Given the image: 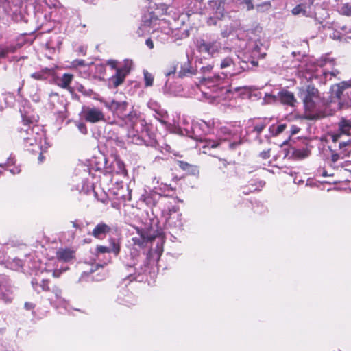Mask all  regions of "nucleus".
<instances>
[{
    "mask_svg": "<svg viewBox=\"0 0 351 351\" xmlns=\"http://www.w3.org/2000/svg\"><path fill=\"white\" fill-rule=\"evenodd\" d=\"M31 283H32V287L34 289V291H36L37 293H40V287H39L40 283H38L36 279H33L32 280Z\"/></svg>",
    "mask_w": 351,
    "mask_h": 351,
    "instance_id": "50",
    "label": "nucleus"
},
{
    "mask_svg": "<svg viewBox=\"0 0 351 351\" xmlns=\"http://www.w3.org/2000/svg\"><path fill=\"white\" fill-rule=\"evenodd\" d=\"M232 32V27L226 26L221 30V35L223 38H227Z\"/></svg>",
    "mask_w": 351,
    "mask_h": 351,
    "instance_id": "45",
    "label": "nucleus"
},
{
    "mask_svg": "<svg viewBox=\"0 0 351 351\" xmlns=\"http://www.w3.org/2000/svg\"><path fill=\"white\" fill-rule=\"evenodd\" d=\"M145 44L149 49L154 48V43L151 38H147L145 40Z\"/></svg>",
    "mask_w": 351,
    "mask_h": 351,
    "instance_id": "60",
    "label": "nucleus"
},
{
    "mask_svg": "<svg viewBox=\"0 0 351 351\" xmlns=\"http://www.w3.org/2000/svg\"><path fill=\"white\" fill-rule=\"evenodd\" d=\"M132 66V62L129 60H125L123 64L117 69L115 73L109 78V86L112 88H117L121 85L124 82L125 77L130 73Z\"/></svg>",
    "mask_w": 351,
    "mask_h": 351,
    "instance_id": "11",
    "label": "nucleus"
},
{
    "mask_svg": "<svg viewBox=\"0 0 351 351\" xmlns=\"http://www.w3.org/2000/svg\"><path fill=\"white\" fill-rule=\"evenodd\" d=\"M40 291H49L50 290L49 287V280L43 279L39 285Z\"/></svg>",
    "mask_w": 351,
    "mask_h": 351,
    "instance_id": "42",
    "label": "nucleus"
},
{
    "mask_svg": "<svg viewBox=\"0 0 351 351\" xmlns=\"http://www.w3.org/2000/svg\"><path fill=\"white\" fill-rule=\"evenodd\" d=\"M117 63L118 62L114 60H109L107 61V64L109 65L112 69H115L116 71L117 69L119 68L117 67Z\"/></svg>",
    "mask_w": 351,
    "mask_h": 351,
    "instance_id": "51",
    "label": "nucleus"
},
{
    "mask_svg": "<svg viewBox=\"0 0 351 351\" xmlns=\"http://www.w3.org/2000/svg\"><path fill=\"white\" fill-rule=\"evenodd\" d=\"M178 206L169 207L167 210H162V216L165 219V226L170 228H180L182 226V214L179 212Z\"/></svg>",
    "mask_w": 351,
    "mask_h": 351,
    "instance_id": "9",
    "label": "nucleus"
},
{
    "mask_svg": "<svg viewBox=\"0 0 351 351\" xmlns=\"http://www.w3.org/2000/svg\"><path fill=\"white\" fill-rule=\"evenodd\" d=\"M144 80H145V86H151L153 84L154 77L153 75L149 73L147 71H143Z\"/></svg>",
    "mask_w": 351,
    "mask_h": 351,
    "instance_id": "36",
    "label": "nucleus"
},
{
    "mask_svg": "<svg viewBox=\"0 0 351 351\" xmlns=\"http://www.w3.org/2000/svg\"><path fill=\"white\" fill-rule=\"evenodd\" d=\"M177 69V65L176 64H173L170 66L169 69L165 72V75L167 76H170L171 75H175Z\"/></svg>",
    "mask_w": 351,
    "mask_h": 351,
    "instance_id": "44",
    "label": "nucleus"
},
{
    "mask_svg": "<svg viewBox=\"0 0 351 351\" xmlns=\"http://www.w3.org/2000/svg\"><path fill=\"white\" fill-rule=\"evenodd\" d=\"M140 238H134V242L136 245L141 247H146L149 243L153 244L156 243V250L158 252H162V245L164 243V236L160 230H154L152 227L145 228L138 230Z\"/></svg>",
    "mask_w": 351,
    "mask_h": 351,
    "instance_id": "5",
    "label": "nucleus"
},
{
    "mask_svg": "<svg viewBox=\"0 0 351 351\" xmlns=\"http://www.w3.org/2000/svg\"><path fill=\"white\" fill-rule=\"evenodd\" d=\"M306 8L307 5L306 4L300 3L293 8V10H291V13L293 15L302 14V16H308V14L307 13Z\"/></svg>",
    "mask_w": 351,
    "mask_h": 351,
    "instance_id": "29",
    "label": "nucleus"
},
{
    "mask_svg": "<svg viewBox=\"0 0 351 351\" xmlns=\"http://www.w3.org/2000/svg\"><path fill=\"white\" fill-rule=\"evenodd\" d=\"M207 23L209 25H216L217 19H215V17H210L207 21Z\"/></svg>",
    "mask_w": 351,
    "mask_h": 351,
    "instance_id": "58",
    "label": "nucleus"
},
{
    "mask_svg": "<svg viewBox=\"0 0 351 351\" xmlns=\"http://www.w3.org/2000/svg\"><path fill=\"white\" fill-rule=\"evenodd\" d=\"M267 48L263 46L261 41L258 40L255 42L252 53L254 56H258V58H264L266 56Z\"/></svg>",
    "mask_w": 351,
    "mask_h": 351,
    "instance_id": "24",
    "label": "nucleus"
},
{
    "mask_svg": "<svg viewBox=\"0 0 351 351\" xmlns=\"http://www.w3.org/2000/svg\"><path fill=\"white\" fill-rule=\"evenodd\" d=\"M110 252L114 253L116 256H117L120 252V245L119 241L114 238H110Z\"/></svg>",
    "mask_w": 351,
    "mask_h": 351,
    "instance_id": "32",
    "label": "nucleus"
},
{
    "mask_svg": "<svg viewBox=\"0 0 351 351\" xmlns=\"http://www.w3.org/2000/svg\"><path fill=\"white\" fill-rule=\"evenodd\" d=\"M8 52L5 48L0 50V58H5L8 56Z\"/></svg>",
    "mask_w": 351,
    "mask_h": 351,
    "instance_id": "63",
    "label": "nucleus"
},
{
    "mask_svg": "<svg viewBox=\"0 0 351 351\" xmlns=\"http://www.w3.org/2000/svg\"><path fill=\"white\" fill-rule=\"evenodd\" d=\"M292 156L295 158L302 159L306 158L309 155V151L306 149H295L291 147Z\"/></svg>",
    "mask_w": 351,
    "mask_h": 351,
    "instance_id": "27",
    "label": "nucleus"
},
{
    "mask_svg": "<svg viewBox=\"0 0 351 351\" xmlns=\"http://www.w3.org/2000/svg\"><path fill=\"white\" fill-rule=\"evenodd\" d=\"M111 230V228L104 222L99 223L92 231L91 234L96 239H104Z\"/></svg>",
    "mask_w": 351,
    "mask_h": 351,
    "instance_id": "16",
    "label": "nucleus"
},
{
    "mask_svg": "<svg viewBox=\"0 0 351 351\" xmlns=\"http://www.w3.org/2000/svg\"><path fill=\"white\" fill-rule=\"evenodd\" d=\"M94 68L95 75L99 78H103L106 73V65L102 63L93 64L91 69Z\"/></svg>",
    "mask_w": 351,
    "mask_h": 351,
    "instance_id": "31",
    "label": "nucleus"
},
{
    "mask_svg": "<svg viewBox=\"0 0 351 351\" xmlns=\"http://www.w3.org/2000/svg\"><path fill=\"white\" fill-rule=\"evenodd\" d=\"M298 96L303 101L305 110L309 112H317L324 105V101L317 88L312 84L299 88Z\"/></svg>",
    "mask_w": 351,
    "mask_h": 351,
    "instance_id": "3",
    "label": "nucleus"
},
{
    "mask_svg": "<svg viewBox=\"0 0 351 351\" xmlns=\"http://www.w3.org/2000/svg\"><path fill=\"white\" fill-rule=\"evenodd\" d=\"M1 300H2L4 302L7 303V302H10L12 299H11V298L7 293H5L3 291V288L0 285V301Z\"/></svg>",
    "mask_w": 351,
    "mask_h": 351,
    "instance_id": "39",
    "label": "nucleus"
},
{
    "mask_svg": "<svg viewBox=\"0 0 351 351\" xmlns=\"http://www.w3.org/2000/svg\"><path fill=\"white\" fill-rule=\"evenodd\" d=\"M154 117L156 119H158L163 125H166L167 121L165 120V118L167 117L166 112H161L156 111V114H154Z\"/></svg>",
    "mask_w": 351,
    "mask_h": 351,
    "instance_id": "38",
    "label": "nucleus"
},
{
    "mask_svg": "<svg viewBox=\"0 0 351 351\" xmlns=\"http://www.w3.org/2000/svg\"><path fill=\"white\" fill-rule=\"evenodd\" d=\"M213 123H207L204 121H202L201 123H199V128L202 129L205 134L210 133L212 130Z\"/></svg>",
    "mask_w": 351,
    "mask_h": 351,
    "instance_id": "37",
    "label": "nucleus"
},
{
    "mask_svg": "<svg viewBox=\"0 0 351 351\" xmlns=\"http://www.w3.org/2000/svg\"><path fill=\"white\" fill-rule=\"evenodd\" d=\"M339 12L345 16H351V5L343 3L339 8Z\"/></svg>",
    "mask_w": 351,
    "mask_h": 351,
    "instance_id": "34",
    "label": "nucleus"
},
{
    "mask_svg": "<svg viewBox=\"0 0 351 351\" xmlns=\"http://www.w3.org/2000/svg\"><path fill=\"white\" fill-rule=\"evenodd\" d=\"M57 258L65 262L69 261L73 258V252L69 249H60L57 252Z\"/></svg>",
    "mask_w": 351,
    "mask_h": 351,
    "instance_id": "25",
    "label": "nucleus"
},
{
    "mask_svg": "<svg viewBox=\"0 0 351 351\" xmlns=\"http://www.w3.org/2000/svg\"><path fill=\"white\" fill-rule=\"evenodd\" d=\"M219 145H220L219 143H217L215 141H209L207 143V145H206V147L214 149V148H216L218 146H219Z\"/></svg>",
    "mask_w": 351,
    "mask_h": 351,
    "instance_id": "56",
    "label": "nucleus"
},
{
    "mask_svg": "<svg viewBox=\"0 0 351 351\" xmlns=\"http://www.w3.org/2000/svg\"><path fill=\"white\" fill-rule=\"evenodd\" d=\"M106 106L121 117L129 127V121L127 119L130 112L128 114L125 113L128 106V102L112 100L110 102H106Z\"/></svg>",
    "mask_w": 351,
    "mask_h": 351,
    "instance_id": "14",
    "label": "nucleus"
},
{
    "mask_svg": "<svg viewBox=\"0 0 351 351\" xmlns=\"http://www.w3.org/2000/svg\"><path fill=\"white\" fill-rule=\"evenodd\" d=\"M73 79V75L70 73H64L62 77L57 76L56 75L55 71L53 70V76H52L49 81L53 82L62 88L69 89V84H71Z\"/></svg>",
    "mask_w": 351,
    "mask_h": 351,
    "instance_id": "15",
    "label": "nucleus"
},
{
    "mask_svg": "<svg viewBox=\"0 0 351 351\" xmlns=\"http://www.w3.org/2000/svg\"><path fill=\"white\" fill-rule=\"evenodd\" d=\"M53 76V69L45 68L38 72L31 74V77L36 80H45L49 78L51 79Z\"/></svg>",
    "mask_w": 351,
    "mask_h": 351,
    "instance_id": "19",
    "label": "nucleus"
},
{
    "mask_svg": "<svg viewBox=\"0 0 351 351\" xmlns=\"http://www.w3.org/2000/svg\"><path fill=\"white\" fill-rule=\"evenodd\" d=\"M130 256V259L124 262L123 273L125 271V274L123 280H128L130 282H132L134 280H137L138 276L146 271L149 265V261L148 258L138 255L134 256L131 254Z\"/></svg>",
    "mask_w": 351,
    "mask_h": 351,
    "instance_id": "4",
    "label": "nucleus"
},
{
    "mask_svg": "<svg viewBox=\"0 0 351 351\" xmlns=\"http://www.w3.org/2000/svg\"><path fill=\"white\" fill-rule=\"evenodd\" d=\"M176 36H178V39H184L186 38L189 36V29H183L180 30L177 34L175 35Z\"/></svg>",
    "mask_w": 351,
    "mask_h": 351,
    "instance_id": "40",
    "label": "nucleus"
},
{
    "mask_svg": "<svg viewBox=\"0 0 351 351\" xmlns=\"http://www.w3.org/2000/svg\"><path fill=\"white\" fill-rule=\"evenodd\" d=\"M52 292L55 294L56 298L60 300V301L64 300L61 297L62 290L59 287H53Z\"/></svg>",
    "mask_w": 351,
    "mask_h": 351,
    "instance_id": "46",
    "label": "nucleus"
},
{
    "mask_svg": "<svg viewBox=\"0 0 351 351\" xmlns=\"http://www.w3.org/2000/svg\"><path fill=\"white\" fill-rule=\"evenodd\" d=\"M77 51L81 53L83 55H85L86 49L84 46H80L77 49Z\"/></svg>",
    "mask_w": 351,
    "mask_h": 351,
    "instance_id": "64",
    "label": "nucleus"
},
{
    "mask_svg": "<svg viewBox=\"0 0 351 351\" xmlns=\"http://www.w3.org/2000/svg\"><path fill=\"white\" fill-rule=\"evenodd\" d=\"M96 252L97 254H105L110 253V247L103 245H97L96 247Z\"/></svg>",
    "mask_w": 351,
    "mask_h": 351,
    "instance_id": "43",
    "label": "nucleus"
},
{
    "mask_svg": "<svg viewBox=\"0 0 351 351\" xmlns=\"http://www.w3.org/2000/svg\"><path fill=\"white\" fill-rule=\"evenodd\" d=\"M8 53H14L17 50V47L16 45H10L5 47Z\"/></svg>",
    "mask_w": 351,
    "mask_h": 351,
    "instance_id": "54",
    "label": "nucleus"
},
{
    "mask_svg": "<svg viewBox=\"0 0 351 351\" xmlns=\"http://www.w3.org/2000/svg\"><path fill=\"white\" fill-rule=\"evenodd\" d=\"M77 127L81 133L86 134L87 133V128L84 123H78Z\"/></svg>",
    "mask_w": 351,
    "mask_h": 351,
    "instance_id": "48",
    "label": "nucleus"
},
{
    "mask_svg": "<svg viewBox=\"0 0 351 351\" xmlns=\"http://www.w3.org/2000/svg\"><path fill=\"white\" fill-rule=\"evenodd\" d=\"M259 156L263 159H267L270 157V149L265 150L259 154Z\"/></svg>",
    "mask_w": 351,
    "mask_h": 351,
    "instance_id": "53",
    "label": "nucleus"
},
{
    "mask_svg": "<svg viewBox=\"0 0 351 351\" xmlns=\"http://www.w3.org/2000/svg\"><path fill=\"white\" fill-rule=\"evenodd\" d=\"M330 36L334 40H341L344 36L342 35L340 32L335 31L330 34Z\"/></svg>",
    "mask_w": 351,
    "mask_h": 351,
    "instance_id": "47",
    "label": "nucleus"
},
{
    "mask_svg": "<svg viewBox=\"0 0 351 351\" xmlns=\"http://www.w3.org/2000/svg\"><path fill=\"white\" fill-rule=\"evenodd\" d=\"M93 190V189L92 186L88 184L86 182H83L82 189H80V193L88 194Z\"/></svg>",
    "mask_w": 351,
    "mask_h": 351,
    "instance_id": "41",
    "label": "nucleus"
},
{
    "mask_svg": "<svg viewBox=\"0 0 351 351\" xmlns=\"http://www.w3.org/2000/svg\"><path fill=\"white\" fill-rule=\"evenodd\" d=\"M24 308L26 310H33L35 308V304L30 302H25L24 304Z\"/></svg>",
    "mask_w": 351,
    "mask_h": 351,
    "instance_id": "55",
    "label": "nucleus"
},
{
    "mask_svg": "<svg viewBox=\"0 0 351 351\" xmlns=\"http://www.w3.org/2000/svg\"><path fill=\"white\" fill-rule=\"evenodd\" d=\"M342 135V134L341 132H339L338 131L337 133H335V134H333L331 137H332V141L334 142V143H337L338 141V140L339 139V138L341 137V136Z\"/></svg>",
    "mask_w": 351,
    "mask_h": 351,
    "instance_id": "57",
    "label": "nucleus"
},
{
    "mask_svg": "<svg viewBox=\"0 0 351 351\" xmlns=\"http://www.w3.org/2000/svg\"><path fill=\"white\" fill-rule=\"evenodd\" d=\"M269 123V120L267 118L261 119L260 121L256 123L254 125L252 132L256 133V138L259 139V143H262L263 141L259 138L261 133L266 128Z\"/></svg>",
    "mask_w": 351,
    "mask_h": 351,
    "instance_id": "22",
    "label": "nucleus"
},
{
    "mask_svg": "<svg viewBox=\"0 0 351 351\" xmlns=\"http://www.w3.org/2000/svg\"><path fill=\"white\" fill-rule=\"evenodd\" d=\"M221 69H227L226 73H222V77L223 80L228 75L232 76L240 73L241 71L249 69L248 61H242L239 68H236L235 62L233 58L230 56H228L221 60L220 63Z\"/></svg>",
    "mask_w": 351,
    "mask_h": 351,
    "instance_id": "10",
    "label": "nucleus"
},
{
    "mask_svg": "<svg viewBox=\"0 0 351 351\" xmlns=\"http://www.w3.org/2000/svg\"><path fill=\"white\" fill-rule=\"evenodd\" d=\"M337 89L334 94L339 100L341 108H348L351 106V80L343 81L336 85Z\"/></svg>",
    "mask_w": 351,
    "mask_h": 351,
    "instance_id": "7",
    "label": "nucleus"
},
{
    "mask_svg": "<svg viewBox=\"0 0 351 351\" xmlns=\"http://www.w3.org/2000/svg\"><path fill=\"white\" fill-rule=\"evenodd\" d=\"M351 147V139L350 140H348L346 142H343L342 143L340 144V148L341 149L342 147Z\"/></svg>",
    "mask_w": 351,
    "mask_h": 351,
    "instance_id": "62",
    "label": "nucleus"
},
{
    "mask_svg": "<svg viewBox=\"0 0 351 351\" xmlns=\"http://www.w3.org/2000/svg\"><path fill=\"white\" fill-rule=\"evenodd\" d=\"M75 88L85 96H91L93 93V91L91 89L86 88L82 84H77L75 86Z\"/></svg>",
    "mask_w": 351,
    "mask_h": 351,
    "instance_id": "35",
    "label": "nucleus"
},
{
    "mask_svg": "<svg viewBox=\"0 0 351 351\" xmlns=\"http://www.w3.org/2000/svg\"><path fill=\"white\" fill-rule=\"evenodd\" d=\"M196 73L197 70L191 66V62L188 58L186 62L181 64L178 76L180 78H183L184 77H191L196 75Z\"/></svg>",
    "mask_w": 351,
    "mask_h": 351,
    "instance_id": "17",
    "label": "nucleus"
},
{
    "mask_svg": "<svg viewBox=\"0 0 351 351\" xmlns=\"http://www.w3.org/2000/svg\"><path fill=\"white\" fill-rule=\"evenodd\" d=\"M344 141H343V143ZM342 143V142H340L339 143V148L340 150L339 153H332L331 156V160L333 162H336L340 158H343L344 157L348 156L350 153L351 152V147H344L341 149L340 148V144Z\"/></svg>",
    "mask_w": 351,
    "mask_h": 351,
    "instance_id": "21",
    "label": "nucleus"
},
{
    "mask_svg": "<svg viewBox=\"0 0 351 351\" xmlns=\"http://www.w3.org/2000/svg\"><path fill=\"white\" fill-rule=\"evenodd\" d=\"M338 131L342 134H351V120L342 119L338 123Z\"/></svg>",
    "mask_w": 351,
    "mask_h": 351,
    "instance_id": "23",
    "label": "nucleus"
},
{
    "mask_svg": "<svg viewBox=\"0 0 351 351\" xmlns=\"http://www.w3.org/2000/svg\"><path fill=\"white\" fill-rule=\"evenodd\" d=\"M213 69V66L208 64L205 66H202L200 69L201 73L203 76L201 77L202 80L205 82V84L208 86H215L221 84L223 81V77L219 74H215L211 75V71Z\"/></svg>",
    "mask_w": 351,
    "mask_h": 351,
    "instance_id": "13",
    "label": "nucleus"
},
{
    "mask_svg": "<svg viewBox=\"0 0 351 351\" xmlns=\"http://www.w3.org/2000/svg\"><path fill=\"white\" fill-rule=\"evenodd\" d=\"M15 163V159L14 157H13L12 155L8 158L7 164L8 165H12Z\"/></svg>",
    "mask_w": 351,
    "mask_h": 351,
    "instance_id": "61",
    "label": "nucleus"
},
{
    "mask_svg": "<svg viewBox=\"0 0 351 351\" xmlns=\"http://www.w3.org/2000/svg\"><path fill=\"white\" fill-rule=\"evenodd\" d=\"M259 186H257L255 181H252L251 183L248 186H243L242 188V193L245 195H248L250 193L258 191L259 187H262V182H258Z\"/></svg>",
    "mask_w": 351,
    "mask_h": 351,
    "instance_id": "30",
    "label": "nucleus"
},
{
    "mask_svg": "<svg viewBox=\"0 0 351 351\" xmlns=\"http://www.w3.org/2000/svg\"><path fill=\"white\" fill-rule=\"evenodd\" d=\"M80 115L86 121L95 123L105 120L103 111L99 108L88 106H82Z\"/></svg>",
    "mask_w": 351,
    "mask_h": 351,
    "instance_id": "12",
    "label": "nucleus"
},
{
    "mask_svg": "<svg viewBox=\"0 0 351 351\" xmlns=\"http://www.w3.org/2000/svg\"><path fill=\"white\" fill-rule=\"evenodd\" d=\"M129 129L128 138L132 143L156 148L158 146L156 134L151 130L147 122L136 111H131L128 117Z\"/></svg>",
    "mask_w": 351,
    "mask_h": 351,
    "instance_id": "1",
    "label": "nucleus"
},
{
    "mask_svg": "<svg viewBox=\"0 0 351 351\" xmlns=\"http://www.w3.org/2000/svg\"><path fill=\"white\" fill-rule=\"evenodd\" d=\"M278 97L281 103L293 106L296 103V99L293 93L287 90H282L278 93Z\"/></svg>",
    "mask_w": 351,
    "mask_h": 351,
    "instance_id": "18",
    "label": "nucleus"
},
{
    "mask_svg": "<svg viewBox=\"0 0 351 351\" xmlns=\"http://www.w3.org/2000/svg\"><path fill=\"white\" fill-rule=\"evenodd\" d=\"M17 133L18 138L23 141L25 147L34 146L37 148V150L31 149L32 152H38L43 146V141L45 142L43 128L27 119H23V125L18 128Z\"/></svg>",
    "mask_w": 351,
    "mask_h": 351,
    "instance_id": "2",
    "label": "nucleus"
},
{
    "mask_svg": "<svg viewBox=\"0 0 351 351\" xmlns=\"http://www.w3.org/2000/svg\"><path fill=\"white\" fill-rule=\"evenodd\" d=\"M286 127V124H280L278 125L276 128H275L274 125H272L269 127V132L273 136H277L282 133L285 130Z\"/></svg>",
    "mask_w": 351,
    "mask_h": 351,
    "instance_id": "33",
    "label": "nucleus"
},
{
    "mask_svg": "<svg viewBox=\"0 0 351 351\" xmlns=\"http://www.w3.org/2000/svg\"><path fill=\"white\" fill-rule=\"evenodd\" d=\"M196 47L198 52L214 56L215 53L220 51L221 43L218 39L199 38L197 41Z\"/></svg>",
    "mask_w": 351,
    "mask_h": 351,
    "instance_id": "8",
    "label": "nucleus"
},
{
    "mask_svg": "<svg viewBox=\"0 0 351 351\" xmlns=\"http://www.w3.org/2000/svg\"><path fill=\"white\" fill-rule=\"evenodd\" d=\"M178 167L186 171L187 173L193 176L197 175L199 173L198 167L195 165L189 164L186 162L178 160L177 161Z\"/></svg>",
    "mask_w": 351,
    "mask_h": 351,
    "instance_id": "20",
    "label": "nucleus"
},
{
    "mask_svg": "<svg viewBox=\"0 0 351 351\" xmlns=\"http://www.w3.org/2000/svg\"><path fill=\"white\" fill-rule=\"evenodd\" d=\"M158 197L160 201L165 200L167 197L166 196H158L156 194H149L145 197L144 202L148 206H155L157 204L156 197Z\"/></svg>",
    "mask_w": 351,
    "mask_h": 351,
    "instance_id": "26",
    "label": "nucleus"
},
{
    "mask_svg": "<svg viewBox=\"0 0 351 351\" xmlns=\"http://www.w3.org/2000/svg\"><path fill=\"white\" fill-rule=\"evenodd\" d=\"M241 144V141H235L229 144V147L231 149H234Z\"/></svg>",
    "mask_w": 351,
    "mask_h": 351,
    "instance_id": "59",
    "label": "nucleus"
},
{
    "mask_svg": "<svg viewBox=\"0 0 351 351\" xmlns=\"http://www.w3.org/2000/svg\"><path fill=\"white\" fill-rule=\"evenodd\" d=\"M263 7H266L267 9H269L270 7H271V3L269 1H265L261 4H258L256 5V9L257 10H261L262 8Z\"/></svg>",
    "mask_w": 351,
    "mask_h": 351,
    "instance_id": "49",
    "label": "nucleus"
},
{
    "mask_svg": "<svg viewBox=\"0 0 351 351\" xmlns=\"http://www.w3.org/2000/svg\"><path fill=\"white\" fill-rule=\"evenodd\" d=\"M113 171H115L117 174L125 175L126 170L125 168V165L120 160H115L113 162Z\"/></svg>",
    "mask_w": 351,
    "mask_h": 351,
    "instance_id": "28",
    "label": "nucleus"
},
{
    "mask_svg": "<svg viewBox=\"0 0 351 351\" xmlns=\"http://www.w3.org/2000/svg\"><path fill=\"white\" fill-rule=\"evenodd\" d=\"M300 130V128L295 125H291L290 128V135H294L298 134Z\"/></svg>",
    "mask_w": 351,
    "mask_h": 351,
    "instance_id": "52",
    "label": "nucleus"
},
{
    "mask_svg": "<svg viewBox=\"0 0 351 351\" xmlns=\"http://www.w3.org/2000/svg\"><path fill=\"white\" fill-rule=\"evenodd\" d=\"M216 8V18L221 19L223 16L225 10L237 11L242 5H245L247 10L250 11L254 8L252 0H221Z\"/></svg>",
    "mask_w": 351,
    "mask_h": 351,
    "instance_id": "6",
    "label": "nucleus"
}]
</instances>
